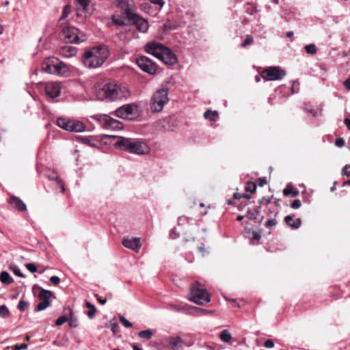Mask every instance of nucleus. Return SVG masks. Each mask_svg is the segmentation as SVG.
Instances as JSON below:
<instances>
[{
	"label": "nucleus",
	"mask_w": 350,
	"mask_h": 350,
	"mask_svg": "<svg viewBox=\"0 0 350 350\" xmlns=\"http://www.w3.org/2000/svg\"><path fill=\"white\" fill-rule=\"evenodd\" d=\"M93 92L97 99L100 100L115 101L124 97L122 88L111 80H105L95 83Z\"/></svg>",
	"instance_id": "obj_1"
},
{
	"label": "nucleus",
	"mask_w": 350,
	"mask_h": 350,
	"mask_svg": "<svg viewBox=\"0 0 350 350\" xmlns=\"http://www.w3.org/2000/svg\"><path fill=\"white\" fill-rule=\"evenodd\" d=\"M109 55L108 48L105 45H99L92 47L90 50L85 52L82 61L86 67L97 68L105 63Z\"/></svg>",
	"instance_id": "obj_2"
},
{
	"label": "nucleus",
	"mask_w": 350,
	"mask_h": 350,
	"mask_svg": "<svg viewBox=\"0 0 350 350\" xmlns=\"http://www.w3.org/2000/svg\"><path fill=\"white\" fill-rule=\"evenodd\" d=\"M111 137L117 139L115 142V146L121 150L136 154H144L148 151L147 145L141 141L114 135H111Z\"/></svg>",
	"instance_id": "obj_3"
},
{
	"label": "nucleus",
	"mask_w": 350,
	"mask_h": 350,
	"mask_svg": "<svg viewBox=\"0 0 350 350\" xmlns=\"http://www.w3.org/2000/svg\"><path fill=\"white\" fill-rule=\"evenodd\" d=\"M169 83H162L161 88L158 89L152 96L150 99V109L154 113L161 112L164 106L169 102L168 97Z\"/></svg>",
	"instance_id": "obj_4"
},
{
	"label": "nucleus",
	"mask_w": 350,
	"mask_h": 350,
	"mask_svg": "<svg viewBox=\"0 0 350 350\" xmlns=\"http://www.w3.org/2000/svg\"><path fill=\"white\" fill-rule=\"evenodd\" d=\"M59 38L66 43L79 44L86 40L85 35L79 29L68 26L59 32Z\"/></svg>",
	"instance_id": "obj_5"
},
{
	"label": "nucleus",
	"mask_w": 350,
	"mask_h": 350,
	"mask_svg": "<svg viewBox=\"0 0 350 350\" xmlns=\"http://www.w3.org/2000/svg\"><path fill=\"white\" fill-rule=\"evenodd\" d=\"M200 286L198 282L191 285L189 299L198 305H204L211 301V296L207 291Z\"/></svg>",
	"instance_id": "obj_6"
},
{
	"label": "nucleus",
	"mask_w": 350,
	"mask_h": 350,
	"mask_svg": "<svg viewBox=\"0 0 350 350\" xmlns=\"http://www.w3.org/2000/svg\"><path fill=\"white\" fill-rule=\"evenodd\" d=\"M91 118L96 120L103 128L106 129L119 131L124 128L122 122L107 114H95Z\"/></svg>",
	"instance_id": "obj_7"
},
{
	"label": "nucleus",
	"mask_w": 350,
	"mask_h": 350,
	"mask_svg": "<svg viewBox=\"0 0 350 350\" xmlns=\"http://www.w3.org/2000/svg\"><path fill=\"white\" fill-rule=\"evenodd\" d=\"M286 75V72L278 66H270L265 69L261 77L265 81H276L282 79Z\"/></svg>",
	"instance_id": "obj_8"
},
{
	"label": "nucleus",
	"mask_w": 350,
	"mask_h": 350,
	"mask_svg": "<svg viewBox=\"0 0 350 350\" xmlns=\"http://www.w3.org/2000/svg\"><path fill=\"white\" fill-rule=\"evenodd\" d=\"M136 64L142 70L149 75H154L157 72L155 63L146 56L142 55L137 58Z\"/></svg>",
	"instance_id": "obj_9"
},
{
	"label": "nucleus",
	"mask_w": 350,
	"mask_h": 350,
	"mask_svg": "<svg viewBox=\"0 0 350 350\" xmlns=\"http://www.w3.org/2000/svg\"><path fill=\"white\" fill-rule=\"evenodd\" d=\"M77 12L78 16L87 18L93 14V8L91 5V0H76Z\"/></svg>",
	"instance_id": "obj_10"
},
{
	"label": "nucleus",
	"mask_w": 350,
	"mask_h": 350,
	"mask_svg": "<svg viewBox=\"0 0 350 350\" xmlns=\"http://www.w3.org/2000/svg\"><path fill=\"white\" fill-rule=\"evenodd\" d=\"M131 24L136 26L137 30L141 32L146 33L148 29V23L144 18L140 17L138 14L133 13L127 18Z\"/></svg>",
	"instance_id": "obj_11"
},
{
	"label": "nucleus",
	"mask_w": 350,
	"mask_h": 350,
	"mask_svg": "<svg viewBox=\"0 0 350 350\" xmlns=\"http://www.w3.org/2000/svg\"><path fill=\"white\" fill-rule=\"evenodd\" d=\"M62 85L59 82L50 81L45 85V92L46 95L51 98H57L60 96Z\"/></svg>",
	"instance_id": "obj_12"
},
{
	"label": "nucleus",
	"mask_w": 350,
	"mask_h": 350,
	"mask_svg": "<svg viewBox=\"0 0 350 350\" xmlns=\"http://www.w3.org/2000/svg\"><path fill=\"white\" fill-rule=\"evenodd\" d=\"M162 62H163L166 65L173 66L177 63V57L176 55L169 49L165 47L161 54L160 55V58H159Z\"/></svg>",
	"instance_id": "obj_13"
},
{
	"label": "nucleus",
	"mask_w": 350,
	"mask_h": 350,
	"mask_svg": "<svg viewBox=\"0 0 350 350\" xmlns=\"http://www.w3.org/2000/svg\"><path fill=\"white\" fill-rule=\"evenodd\" d=\"M165 47V46H164L161 43L152 42H148L146 44L145 50L148 53H150L152 55L157 57V59H159L160 58V55L161 54Z\"/></svg>",
	"instance_id": "obj_14"
},
{
	"label": "nucleus",
	"mask_w": 350,
	"mask_h": 350,
	"mask_svg": "<svg viewBox=\"0 0 350 350\" xmlns=\"http://www.w3.org/2000/svg\"><path fill=\"white\" fill-rule=\"evenodd\" d=\"M133 104H126L118 107L113 114L122 119H129L133 113Z\"/></svg>",
	"instance_id": "obj_15"
},
{
	"label": "nucleus",
	"mask_w": 350,
	"mask_h": 350,
	"mask_svg": "<svg viewBox=\"0 0 350 350\" xmlns=\"http://www.w3.org/2000/svg\"><path fill=\"white\" fill-rule=\"evenodd\" d=\"M114 4L121 10L122 15L126 16V18L133 13V7L129 0H114Z\"/></svg>",
	"instance_id": "obj_16"
},
{
	"label": "nucleus",
	"mask_w": 350,
	"mask_h": 350,
	"mask_svg": "<svg viewBox=\"0 0 350 350\" xmlns=\"http://www.w3.org/2000/svg\"><path fill=\"white\" fill-rule=\"evenodd\" d=\"M122 245L126 247L134 250L137 252L141 247L139 239L137 238H128L124 237L122 239Z\"/></svg>",
	"instance_id": "obj_17"
},
{
	"label": "nucleus",
	"mask_w": 350,
	"mask_h": 350,
	"mask_svg": "<svg viewBox=\"0 0 350 350\" xmlns=\"http://www.w3.org/2000/svg\"><path fill=\"white\" fill-rule=\"evenodd\" d=\"M56 62L55 69L53 70V75L68 77L70 75V70L66 64L60 62L59 59H55Z\"/></svg>",
	"instance_id": "obj_18"
},
{
	"label": "nucleus",
	"mask_w": 350,
	"mask_h": 350,
	"mask_svg": "<svg viewBox=\"0 0 350 350\" xmlns=\"http://www.w3.org/2000/svg\"><path fill=\"white\" fill-rule=\"evenodd\" d=\"M55 59H58L55 57H49L44 59L42 65V70L44 72L53 75V70L55 69L56 62Z\"/></svg>",
	"instance_id": "obj_19"
},
{
	"label": "nucleus",
	"mask_w": 350,
	"mask_h": 350,
	"mask_svg": "<svg viewBox=\"0 0 350 350\" xmlns=\"http://www.w3.org/2000/svg\"><path fill=\"white\" fill-rule=\"evenodd\" d=\"M9 203L16 210L18 211H25L27 209L26 204L19 198L12 196L9 200Z\"/></svg>",
	"instance_id": "obj_20"
},
{
	"label": "nucleus",
	"mask_w": 350,
	"mask_h": 350,
	"mask_svg": "<svg viewBox=\"0 0 350 350\" xmlns=\"http://www.w3.org/2000/svg\"><path fill=\"white\" fill-rule=\"evenodd\" d=\"M166 341L174 350H177L183 345V340L180 336H170L166 338Z\"/></svg>",
	"instance_id": "obj_21"
},
{
	"label": "nucleus",
	"mask_w": 350,
	"mask_h": 350,
	"mask_svg": "<svg viewBox=\"0 0 350 350\" xmlns=\"http://www.w3.org/2000/svg\"><path fill=\"white\" fill-rule=\"evenodd\" d=\"M294 215H287L284 217V222L292 229H298L301 225V220L297 218L294 220Z\"/></svg>",
	"instance_id": "obj_22"
},
{
	"label": "nucleus",
	"mask_w": 350,
	"mask_h": 350,
	"mask_svg": "<svg viewBox=\"0 0 350 350\" xmlns=\"http://www.w3.org/2000/svg\"><path fill=\"white\" fill-rule=\"evenodd\" d=\"M85 125L80 121L71 120L70 131L71 132H83L85 130Z\"/></svg>",
	"instance_id": "obj_23"
},
{
	"label": "nucleus",
	"mask_w": 350,
	"mask_h": 350,
	"mask_svg": "<svg viewBox=\"0 0 350 350\" xmlns=\"http://www.w3.org/2000/svg\"><path fill=\"white\" fill-rule=\"evenodd\" d=\"M261 212V206H256L253 208L248 209L246 217L250 220H256Z\"/></svg>",
	"instance_id": "obj_24"
},
{
	"label": "nucleus",
	"mask_w": 350,
	"mask_h": 350,
	"mask_svg": "<svg viewBox=\"0 0 350 350\" xmlns=\"http://www.w3.org/2000/svg\"><path fill=\"white\" fill-rule=\"evenodd\" d=\"M111 20L113 24L118 26H126L131 25V22H129L126 16L122 15L121 18H117L116 16H112Z\"/></svg>",
	"instance_id": "obj_25"
},
{
	"label": "nucleus",
	"mask_w": 350,
	"mask_h": 350,
	"mask_svg": "<svg viewBox=\"0 0 350 350\" xmlns=\"http://www.w3.org/2000/svg\"><path fill=\"white\" fill-rule=\"evenodd\" d=\"M71 120L63 118H59L57 120V125L68 131H70Z\"/></svg>",
	"instance_id": "obj_26"
},
{
	"label": "nucleus",
	"mask_w": 350,
	"mask_h": 350,
	"mask_svg": "<svg viewBox=\"0 0 350 350\" xmlns=\"http://www.w3.org/2000/svg\"><path fill=\"white\" fill-rule=\"evenodd\" d=\"M204 117L211 122H215L218 119V112L217 111L208 109L204 113Z\"/></svg>",
	"instance_id": "obj_27"
},
{
	"label": "nucleus",
	"mask_w": 350,
	"mask_h": 350,
	"mask_svg": "<svg viewBox=\"0 0 350 350\" xmlns=\"http://www.w3.org/2000/svg\"><path fill=\"white\" fill-rule=\"evenodd\" d=\"M0 281L3 284H10L14 280L8 271H3L0 273Z\"/></svg>",
	"instance_id": "obj_28"
},
{
	"label": "nucleus",
	"mask_w": 350,
	"mask_h": 350,
	"mask_svg": "<svg viewBox=\"0 0 350 350\" xmlns=\"http://www.w3.org/2000/svg\"><path fill=\"white\" fill-rule=\"evenodd\" d=\"M283 194L285 196L291 195L292 197H295L299 195V191L294 189L293 187L288 184L286 187L283 190Z\"/></svg>",
	"instance_id": "obj_29"
},
{
	"label": "nucleus",
	"mask_w": 350,
	"mask_h": 350,
	"mask_svg": "<svg viewBox=\"0 0 350 350\" xmlns=\"http://www.w3.org/2000/svg\"><path fill=\"white\" fill-rule=\"evenodd\" d=\"M68 310L70 312V315H69V317H68V324H69V326L72 328H75L78 326V321H77V317L73 313V311L70 309V308H68Z\"/></svg>",
	"instance_id": "obj_30"
},
{
	"label": "nucleus",
	"mask_w": 350,
	"mask_h": 350,
	"mask_svg": "<svg viewBox=\"0 0 350 350\" xmlns=\"http://www.w3.org/2000/svg\"><path fill=\"white\" fill-rule=\"evenodd\" d=\"M52 295L53 294L51 291L42 288L38 294V298L40 300L46 301L49 300V298L52 296Z\"/></svg>",
	"instance_id": "obj_31"
},
{
	"label": "nucleus",
	"mask_w": 350,
	"mask_h": 350,
	"mask_svg": "<svg viewBox=\"0 0 350 350\" xmlns=\"http://www.w3.org/2000/svg\"><path fill=\"white\" fill-rule=\"evenodd\" d=\"M49 179L51 180H54L61 187L62 189V193H64L65 191V187H64V183H63V180H62V178L58 176L56 174H53V175H50L49 176Z\"/></svg>",
	"instance_id": "obj_32"
},
{
	"label": "nucleus",
	"mask_w": 350,
	"mask_h": 350,
	"mask_svg": "<svg viewBox=\"0 0 350 350\" xmlns=\"http://www.w3.org/2000/svg\"><path fill=\"white\" fill-rule=\"evenodd\" d=\"M219 338L225 342H229L232 338L230 333L227 329H224L221 332Z\"/></svg>",
	"instance_id": "obj_33"
},
{
	"label": "nucleus",
	"mask_w": 350,
	"mask_h": 350,
	"mask_svg": "<svg viewBox=\"0 0 350 350\" xmlns=\"http://www.w3.org/2000/svg\"><path fill=\"white\" fill-rule=\"evenodd\" d=\"M86 307L90 309V310L88 312V317L90 319H92L94 317L95 312H96V307L94 304H92L90 301H86Z\"/></svg>",
	"instance_id": "obj_34"
},
{
	"label": "nucleus",
	"mask_w": 350,
	"mask_h": 350,
	"mask_svg": "<svg viewBox=\"0 0 350 350\" xmlns=\"http://www.w3.org/2000/svg\"><path fill=\"white\" fill-rule=\"evenodd\" d=\"M38 304L34 309L35 312H40L45 310L47 307L50 306L49 300L43 301Z\"/></svg>",
	"instance_id": "obj_35"
},
{
	"label": "nucleus",
	"mask_w": 350,
	"mask_h": 350,
	"mask_svg": "<svg viewBox=\"0 0 350 350\" xmlns=\"http://www.w3.org/2000/svg\"><path fill=\"white\" fill-rule=\"evenodd\" d=\"M304 49L309 55H314L317 53V49L314 44H307L304 46Z\"/></svg>",
	"instance_id": "obj_36"
},
{
	"label": "nucleus",
	"mask_w": 350,
	"mask_h": 350,
	"mask_svg": "<svg viewBox=\"0 0 350 350\" xmlns=\"http://www.w3.org/2000/svg\"><path fill=\"white\" fill-rule=\"evenodd\" d=\"M153 335L152 330L146 329L138 333L139 337L142 338L150 339Z\"/></svg>",
	"instance_id": "obj_37"
},
{
	"label": "nucleus",
	"mask_w": 350,
	"mask_h": 350,
	"mask_svg": "<svg viewBox=\"0 0 350 350\" xmlns=\"http://www.w3.org/2000/svg\"><path fill=\"white\" fill-rule=\"evenodd\" d=\"M10 315L9 309L5 305L0 306V317L2 318H8Z\"/></svg>",
	"instance_id": "obj_38"
},
{
	"label": "nucleus",
	"mask_w": 350,
	"mask_h": 350,
	"mask_svg": "<svg viewBox=\"0 0 350 350\" xmlns=\"http://www.w3.org/2000/svg\"><path fill=\"white\" fill-rule=\"evenodd\" d=\"M256 189V183H254V182H248L247 183L246 187H245L246 191H248L250 193H254V192H255Z\"/></svg>",
	"instance_id": "obj_39"
},
{
	"label": "nucleus",
	"mask_w": 350,
	"mask_h": 350,
	"mask_svg": "<svg viewBox=\"0 0 350 350\" xmlns=\"http://www.w3.org/2000/svg\"><path fill=\"white\" fill-rule=\"evenodd\" d=\"M28 303L25 301V300H20L18 302V304L17 306V308L21 311H25L28 308Z\"/></svg>",
	"instance_id": "obj_40"
},
{
	"label": "nucleus",
	"mask_w": 350,
	"mask_h": 350,
	"mask_svg": "<svg viewBox=\"0 0 350 350\" xmlns=\"http://www.w3.org/2000/svg\"><path fill=\"white\" fill-rule=\"evenodd\" d=\"M79 139L85 144H87L90 146H94V144L92 142L90 137H79Z\"/></svg>",
	"instance_id": "obj_41"
},
{
	"label": "nucleus",
	"mask_w": 350,
	"mask_h": 350,
	"mask_svg": "<svg viewBox=\"0 0 350 350\" xmlns=\"http://www.w3.org/2000/svg\"><path fill=\"white\" fill-rule=\"evenodd\" d=\"M253 42V38L250 35H247L245 40L241 44V46L243 48L246 47L249 44H251Z\"/></svg>",
	"instance_id": "obj_42"
},
{
	"label": "nucleus",
	"mask_w": 350,
	"mask_h": 350,
	"mask_svg": "<svg viewBox=\"0 0 350 350\" xmlns=\"http://www.w3.org/2000/svg\"><path fill=\"white\" fill-rule=\"evenodd\" d=\"M68 321V317H67L66 316H61L56 320L55 325L57 326H59V325H63Z\"/></svg>",
	"instance_id": "obj_43"
},
{
	"label": "nucleus",
	"mask_w": 350,
	"mask_h": 350,
	"mask_svg": "<svg viewBox=\"0 0 350 350\" xmlns=\"http://www.w3.org/2000/svg\"><path fill=\"white\" fill-rule=\"evenodd\" d=\"M120 323L125 327H131L132 323L129 322L124 317L121 316L120 317Z\"/></svg>",
	"instance_id": "obj_44"
},
{
	"label": "nucleus",
	"mask_w": 350,
	"mask_h": 350,
	"mask_svg": "<svg viewBox=\"0 0 350 350\" xmlns=\"http://www.w3.org/2000/svg\"><path fill=\"white\" fill-rule=\"evenodd\" d=\"M301 206V202L299 199L294 200L291 204V208L293 209H297L300 208Z\"/></svg>",
	"instance_id": "obj_45"
},
{
	"label": "nucleus",
	"mask_w": 350,
	"mask_h": 350,
	"mask_svg": "<svg viewBox=\"0 0 350 350\" xmlns=\"http://www.w3.org/2000/svg\"><path fill=\"white\" fill-rule=\"evenodd\" d=\"M342 174L350 177V165H345L342 169Z\"/></svg>",
	"instance_id": "obj_46"
},
{
	"label": "nucleus",
	"mask_w": 350,
	"mask_h": 350,
	"mask_svg": "<svg viewBox=\"0 0 350 350\" xmlns=\"http://www.w3.org/2000/svg\"><path fill=\"white\" fill-rule=\"evenodd\" d=\"M277 224V221L275 219H268L265 223V226L267 228H272Z\"/></svg>",
	"instance_id": "obj_47"
},
{
	"label": "nucleus",
	"mask_w": 350,
	"mask_h": 350,
	"mask_svg": "<svg viewBox=\"0 0 350 350\" xmlns=\"http://www.w3.org/2000/svg\"><path fill=\"white\" fill-rule=\"evenodd\" d=\"M69 13H70V9H69L68 6L66 5L64 7V8L63 10L60 20L66 18L68 16Z\"/></svg>",
	"instance_id": "obj_48"
},
{
	"label": "nucleus",
	"mask_w": 350,
	"mask_h": 350,
	"mask_svg": "<svg viewBox=\"0 0 350 350\" xmlns=\"http://www.w3.org/2000/svg\"><path fill=\"white\" fill-rule=\"evenodd\" d=\"M26 267L31 273H36L37 271V267L33 263L27 264Z\"/></svg>",
	"instance_id": "obj_49"
},
{
	"label": "nucleus",
	"mask_w": 350,
	"mask_h": 350,
	"mask_svg": "<svg viewBox=\"0 0 350 350\" xmlns=\"http://www.w3.org/2000/svg\"><path fill=\"white\" fill-rule=\"evenodd\" d=\"M190 220H191V218H189L185 216H181L178 218V225H181L185 221L189 222Z\"/></svg>",
	"instance_id": "obj_50"
},
{
	"label": "nucleus",
	"mask_w": 350,
	"mask_h": 350,
	"mask_svg": "<svg viewBox=\"0 0 350 350\" xmlns=\"http://www.w3.org/2000/svg\"><path fill=\"white\" fill-rule=\"evenodd\" d=\"M50 282L54 285H58L60 283V278L58 276L53 275L50 278Z\"/></svg>",
	"instance_id": "obj_51"
},
{
	"label": "nucleus",
	"mask_w": 350,
	"mask_h": 350,
	"mask_svg": "<svg viewBox=\"0 0 350 350\" xmlns=\"http://www.w3.org/2000/svg\"><path fill=\"white\" fill-rule=\"evenodd\" d=\"M170 237L172 239H175L178 237H179V234L176 232V228H172L170 232Z\"/></svg>",
	"instance_id": "obj_52"
},
{
	"label": "nucleus",
	"mask_w": 350,
	"mask_h": 350,
	"mask_svg": "<svg viewBox=\"0 0 350 350\" xmlns=\"http://www.w3.org/2000/svg\"><path fill=\"white\" fill-rule=\"evenodd\" d=\"M13 272L17 276H19L21 278H25V275L21 272V269L17 267H15L13 269Z\"/></svg>",
	"instance_id": "obj_53"
},
{
	"label": "nucleus",
	"mask_w": 350,
	"mask_h": 350,
	"mask_svg": "<svg viewBox=\"0 0 350 350\" xmlns=\"http://www.w3.org/2000/svg\"><path fill=\"white\" fill-rule=\"evenodd\" d=\"M264 346L268 349H271L274 347V342L272 340H267L264 343Z\"/></svg>",
	"instance_id": "obj_54"
},
{
	"label": "nucleus",
	"mask_w": 350,
	"mask_h": 350,
	"mask_svg": "<svg viewBox=\"0 0 350 350\" xmlns=\"http://www.w3.org/2000/svg\"><path fill=\"white\" fill-rule=\"evenodd\" d=\"M335 144L338 147H342L345 145V140L342 138H338L336 139Z\"/></svg>",
	"instance_id": "obj_55"
},
{
	"label": "nucleus",
	"mask_w": 350,
	"mask_h": 350,
	"mask_svg": "<svg viewBox=\"0 0 350 350\" xmlns=\"http://www.w3.org/2000/svg\"><path fill=\"white\" fill-rule=\"evenodd\" d=\"M193 308L196 311V312H200L203 314H206L208 313H209V312L205 309H203V308H198V307H195L193 306Z\"/></svg>",
	"instance_id": "obj_56"
},
{
	"label": "nucleus",
	"mask_w": 350,
	"mask_h": 350,
	"mask_svg": "<svg viewBox=\"0 0 350 350\" xmlns=\"http://www.w3.org/2000/svg\"><path fill=\"white\" fill-rule=\"evenodd\" d=\"M150 2L153 4H155V5H159L161 8L164 5V1L163 0H150Z\"/></svg>",
	"instance_id": "obj_57"
},
{
	"label": "nucleus",
	"mask_w": 350,
	"mask_h": 350,
	"mask_svg": "<svg viewBox=\"0 0 350 350\" xmlns=\"http://www.w3.org/2000/svg\"><path fill=\"white\" fill-rule=\"evenodd\" d=\"M252 234V239H254V240L258 241L261 237L260 234L256 231H253Z\"/></svg>",
	"instance_id": "obj_58"
},
{
	"label": "nucleus",
	"mask_w": 350,
	"mask_h": 350,
	"mask_svg": "<svg viewBox=\"0 0 350 350\" xmlns=\"http://www.w3.org/2000/svg\"><path fill=\"white\" fill-rule=\"evenodd\" d=\"M345 88L350 90V76L343 82Z\"/></svg>",
	"instance_id": "obj_59"
},
{
	"label": "nucleus",
	"mask_w": 350,
	"mask_h": 350,
	"mask_svg": "<svg viewBox=\"0 0 350 350\" xmlns=\"http://www.w3.org/2000/svg\"><path fill=\"white\" fill-rule=\"evenodd\" d=\"M265 184H267V180L265 177L258 178L259 186L263 187Z\"/></svg>",
	"instance_id": "obj_60"
},
{
	"label": "nucleus",
	"mask_w": 350,
	"mask_h": 350,
	"mask_svg": "<svg viewBox=\"0 0 350 350\" xmlns=\"http://www.w3.org/2000/svg\"><path fill=\"white\" fill-rule=\"evenodd\" d=\"M97 297V300L98 301V302L102 304V305H105L107 302V299H102L101 297H98V295H96Z\"/></svg>",
	"instance_id": "obj_61"
},
{
	"label": "nucleus",
	"mask_w": 350,
	"mask_h": 350,
	"mask_svg": "<svg viewBox=\"0 0 350 350\" xmlns=\"http://www.w3.org/2000/svg\"><path fill=\"white\" fill-rule=\"evenodd\" d=\"M27 346L28 345L27 344L23 343V344L21 345V346H16V350H21L22 349H26V348H27Z\"/></svg>",
	"instance_id": "obj_62"
},
{
	"label": "nucleus",
	"mask_w": 350,
	"mask_h": 350,
	"mask_svg": "<svg viewBox=\"0 0 350 350\" xmlns=\"http://www.w3.org/2000/svg\"><path fill=\"white\" fill-rule=\"evenodd\" d=\"M344 122L347 129L350 131V120L349 118H345Z\"/></svg>",
	"instance_id": "obj_63"
},
{
	"label": "nucleus",
	"mask_w": 350,
	"mask_h": 350,
	"mask_svg": "<svg viewBox=\"0 0 350 350\" xmlns=\"http://www.w3.org/2000/svg\"><path fill=\"white\" fill-rule=\"evenodd\" d=\"M242 196L243 195H241V194H240L239 193H234V195H233V197L235 199L239 200L242 197Z\"/></svg>",
	"instance_id": "obj_64"
}]
</instances>
